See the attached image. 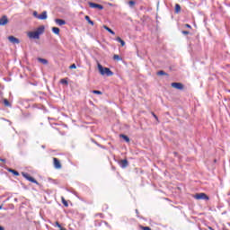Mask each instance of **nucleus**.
Masks as SVG:
<instances>
[{
    "mask_svg": "<svg viewBox=\"0 0 230 230\" xmlns=\"http://www.w3.org/2000/svg\"><path fill=\"white\" fill-rule=\"evenodd\" d=\"M48 18L47 12H43L40 15H39V20H46Z\"/></svg>",
    "mask_w": 230,
    "mask_h": 230,
    "instance_id": "nucleus-16",
    "label": "nucleus"
},
{
    "mask_svg": "<svg viewBox=\"0 0 230 230\" xmlns=\"http://www.w3.org/2000/svg\"><path fill=\"white\" fill-rule=\"evenodd\" d=\"M55 225H56V226L58 227L59 229H62V227H63V226L60 225V223H59L58 221H56V222H55Z\"/></svg>",
    "mask_w": 230,
    "mask_h": 230,
    "instance_id": "nucleus-27",
    "label": "nucleus"
},
{
    "mask_svg": "<svg viewBox=\"0 0 230 230\" xmlns=\"http://www.w3.org/2000/svg\"><path fill=\"white\" fill-rule=\"evenodd\" d=\"M171 87L177 89L178 91H182L184 89V84L181 83H172Z\"/></svg>",
    "mask_w": 230,
    "mask_h": 230,
    "instance_id": "nucleus-4",
    "label": "nucleus"
},
{
    "mask_svg": "<svg viewBox=\"0 0 230 230\" xmlns=\"http://www.w3.org/2000/svg\"><path fill=\"white\" fill-rule=\"evenodd\" d=\"M23 177L28 180L29 181L32 182V183H36V184H39V182L34 179L32 178L31 175L27 174V173H22Z\"/></svg>",
    "mask_w": 230,
    "mask_h": 230,
    "instance_id": "nucleus-8",
    "label": "nucleus"
},
{
    "mask_svg": "<svg viewBox=\"0 0 230 230\" xmlns=\"http://www.w3.org/2000/svg\"><path fill=\"white\" fill-rule=\"evenodd\" d=\"M228 93H230V90H228Z\"/></svg>",
    "mask_w": 230,
    "mask_h": 230,
    "instance_id": "nucleus-38",
    "label": "nucleus"
},
{
    "mask_svg": "<svg viewBox=\"0 0 230 230\" xmlns=\"http://www.w3.org/2000/svg\"><path fill=\"white\" fill-rule=\"evenodd\" d=\"M120 137H122L126 143H130V138L126 135H120Z\"/></svg>",
    "mask_w": 230,
    "mask_h": 230,
    "instance_id": "nucleus-20",
    "label": "nucleus"
},
{
    "mask_svg": "<svg viewBox=\"0 0 230 230\" xmlns=\"http://www.w3.org/2000/svg\"><path fill=\"white\" fill-rule=\"evenodd\" d=\"M62 200V204L64 205V207L68 208L69 204L68 202L66 200V199L64 197L61 198Z\"/></svg>",
    "mask_w": 230,
    "mask_h": 230,
    "instance_id": "nucleus-19",
    "label": "nucleus"
},
{
    "mask_svg": "<svg viewBox=\"0 0 230 230\" xmlns=\"http://www.w3.org/2000/svg\"><path fill=\"white\" fill-rule=\"evenodd\" d=\"M142 230H152L150 226H141Z\"/></svg>",
    "mask_w": 230,
    "mask_h": 230,
    "instance_id": "nucleus-29",
    "label": "nucleus"
},
{
    "mask_svg": "<svg viewBox=\"0 0 230 230\" xmlns=\"http://www.w3.org/2000/svg\"><path fill=\"white\" fill-rule=\"evenodd\" d=\"M0 230H4V226H0Z\"/></svg>",
    "mask_w": 230,
    "mask_h": 230,
    "instance_id": "nucleus-35",
    "label": "nucleus"
},
{
    "mask_svg": "<svg viewBox=\"0 0 230 230\" xmlns=\"http://www.w3.org/2000/svg\"><path fill=\"white\" fill-rule=\"evenodd\" d=\"M9 22L8 17L4 15L2 16V18L0 19V25L4 26L6 25Z\"/></svg>",
    "mask_w": 230,
    "mask_h": 230,
    "instance_id": "nucleus-9",
    "label": "nucleus"
},
{
    "mask_svg": "<svg viewBox=\"0 0 230 230\" xmlns=\"http://www.w3.org/2000/svg\"><path fill=\"white\" fill-rule=\"evenodd\" d=\"M38 61L40 62L43 65H48L49 64L48 59H43L42 58H38Z\"/></svg>",
    "mask_w": 230,
    "mask_h": 230,
    "instance_id": "nucleus-17",
    "label": "nucleus"
},
{
    "mask_svg": "<svg viewBox=\"0 0 230 230\" xmlns=\"http://www.w3.org/2000/svg\"><path fill=\"white\" fill-rule=\"evenodd\" d=\"M116 41L119 42L121 47H125L126 46V41L123 40L120 37H117L116 38Z\"/></svg>",
    "mask_w": 230,
    "mask_h": 230,
    "instance_id": "nucleus-11",
    "label": "nucleus"
},
{
    "mask_svg": "<svg viewBox=\"0 0 230 230\" xmlns=\"http://www.w3.org/2000/svg\"><path fill=\"white\" fill-rule=\"evenodd\" d=\"M210 230H213L212 228H210Z\"/></svg>",
    "mask_w": 230,
    "mask_h": 230,
    "instance_id": "nucleus-39",
    "label": "nucleus"
},
{
    "mask_svg": "<svg viewBox=\"0 0 230 230\" xmlns=\"http://www.w3.org/2000/svg\"><path fill=\"white\" fill-rule=\"evenodd\" d=\"M181 12V5L180 4H175L174 13H180Z\"/></svg>",
    "mask_w": 230,
    "mask_h": 230,
    "instance_id": "nucleus-12",
    "label": "nucleus"
},
{
    "mask_svg": "<svg viewBox=\"0 0 230 230\" xmlns=\"http://www.w3.org/2000/svg\"><path fill=\"white\" fill-rule=\"evenodd\" d=\"M156 75H166V73H164V71H158V73H156Z\"/></svg>",
    "mask_w": 230,
    "mask_h": 230,
    "instance_id": "nucleus-28",
    "label": "nucleus"
},
{
    "mask_svg": "<svg viewBox=\"0 0 230 230\" xmlns=\"http://www.w3.org/2000/svg\"><path fill=\"white\" fill-rule=\"evenodd\" d=\"M3 103L5 107H12L11 102L7 99H4Z\"/></svg>",
    "mask_w": 230,
    "mask_h": 230,
    "instance_id": "nucleus-18",
    "label": "nucleus"
},
{
    "mask_svg": "<svg viewBox=\"0 0 230 230\" xmlns=\"http://www.w3.org/2000/svg\"><path fill=\"white\" fill-rule=\"evenodd\" d=\"M53 165L57 170H60L62 168L61 162L57 157H53Z\"/></svg>",
    "mask_w": 230,
    "mask_h": 230,
    "instance_id": "nucleus-5",
    "label": "nucleus"
},
{
    "mask_svg": "<svg viewBox=\"0 0 230 230\" xmlns=\"http://www.w3.org/2000/svg\"><path fill=\"white\" fill-rule=\"evenodd\" d=\"M193 197L196 200H209V197L206 193H197Z\"/></svg>",
    "mask_w": 230,
    "mask_h": 230,
    "instance_id": "nucleus-3",
    "label": "nucleus"
},
{
    "mask_svg": "<svg viewBox=\"0 0 230 230\" xmlns=\"http://www.w3.org/2000/svg\"><path fill=\"white\" fill-rule=\"evenodd\" d=\"M98 69L101 73V75L111 76L114 73L108 67H103L101 64H98Z\"/></svg>",
    "mask_w": 230,
    "mask_h": 230,
    "instance_id": "nucleus-2",
    "label": "nucleus"
},
{
    "mask_svg": "<svg viewBox=\"0 0 230 230\" xmlns=\"http://www.w3.org/2000/svg\"><path fill=\"white\" fill-rule=\"evenodd\" d=\"M185 27L191 29V26L190 24H185Z\"/></svg>",
    "mask_w": 230,
    "mask_h": 230,
    "instance_id": "nucleus-34",
    "label": "nucleus"
},
{
    "mask_svg": "<svg viewBox=\"0 0 230 230\" xmlns=\"http://www.w3.org/2000/svg\"><path fill=\"white\" fill-rule=\"evenodd\" d=\"M128 5H129L130 7H132V6H134V5L136 4V2H135L134 0H129V1L128 2Z\"/></svg>",
    "mask_w": 230,
    "mask_h": 230,
    "instance_id": "nucleus-24",
    "label": "nucleus"
},
{
    "mask_svg": "<svg viewBox=\"0 0 230 230\" xmlns=\"http://www.w3.org/2000/svg\"><path fill=\"white\" fill-rule=\"evenodd\" d=\"M52 32L57 35V36H59L60 35V29L58 28V27H53L52 29Z\"/></svg>",
    "mask_w": 230,
    "mask_h": 230,
    "instance_id": "nucleus-14",
    "label": "nucleus"
},
{
    "mask_svg": "<svg viewBox=\"0 0 230 230\" xmlns=\"http://www.w3.org/2000/svg\"><path fill=\"white\" fill-rule=\"evenodd\" d=\"M60 84H68V81L66 79H61Z\"/></svg>",
    "mask_w": 230,
    "mask_h": 230,
    "instance_id": "nucleus-26",
    "label": "nucleus"
},
{
    "mask_svg": "<svg viewBox=\"0 0 230 230\" xmlns=\"http://www.w3.org/2000/svg\"><path fill=\"white\" fill-rule=\"evenodd\" d=\"M55 22H56L57 24H58L59 26L65 25V24L66 23V21H65V20H62V19H56V20H55Z\"/></svg>",
    "mask_w": 230,
    "mask_h": 230,
    "instance_id": "nucleus-13",
    "label": "nucleus"
},
{
    "mask_svg": "<svg viewBox=\"0 0 230 230\" xmlns=\"http://www.w3.org/2000/svg\"><path fill=\"white\" fill-rule=\"evenodd\" d=\"M8 40L12 44H20L21 43V40H19V39L14 36H9Z\"/></svg>",
    "mask_w": 230,
    "mask_h": 230,
    "instance_id": "nucleus-6",
    "label": "nucleus"
},
{
    "mask_svg": "<svg viewBox=\"0 0 230 230\" xmlns=\"http://www.w3.org/2000/svg\"><path fill=\"white\" fill-rule=\"evenodd\" d=\"M33 16L36 17V18H38V19H39V17H40V15H38V13H37V12H34V13H33Z\"/></svg>",
    "mask_w": 230,
    "mask_h": 230,
    "instance_id": "nucleus-32",
    "label": "nucleus"
},
{
    "mask_svg": "<svg viewBox=\"0 0 230 230\" xmlns=\"http://www.w3.org/2000/svg\"><path fill=\"white\" fill-rule=\"evenodd\" d=\"M181 33L182 35L188 36L190 32L188 31H182Z\"/></svg>",
    "mask_w": 230,
    "mask_h": 230,
    "instance_id": "nucleus-30",
    "label": "nucleus"
},
{
    "mask_svg": "<svg viewBox=\"0 0 230 230\" xmlns=\"http://www.w3.org/2000/svg\"><path fill=\"white\" fill-rule=\"evenodd\" d=\"M84 19L88 22V23H90L91 25H94V22L90 19V17L88 15H86L84 17Z\"/></svg>",
    "mask_w": 230,
    "mask_h": 230,
    "instance_id": "nucleus-21",
    "label": "nucleus"
},
{
    "mask_svg": "<svg viewBox=\"0 0 230 230\" xmlns=\"http://www.w3.org/2000/svg\"><path fill=\"white\" fill-rule=\"evenodd\" d=\"M102 28H104V30H106V31H108L109 33H111V35L115 36V31H113L111 28H109L107 25H102Z\"/></svg>",
    "mask_w": 230,
    "mask_h": 230,
    "instance_id": "nucleus-15",
    "label": "nucleus"
},
{
    "mask_svg": "<svg viewBox=\"0 0 230 230\" xmlns=\"http://www.w3.org/2000/svg\"><path fill=\"white\" fill-rule=\"evenodd\" d=\"M70 69H76V65L73 64L72 66H69Z\"/></svg>",
    "mask_w": 230,
    "mask_h": 230,
    "instance_id": "nucleus-31",
    "label": "nucleus"
},
{
    "mask_svg": "<svg viewBox=\"0 0 230 230\" xmlns=\"http://www.w3.org/2000/svg\"><path fill=\"white\" fill-rule=\"evenodd\" d=\"M113 60L119 61V60H121V58H120V56H119V55H118V54H114V55H113Z\"/></svg>",
    "mask_w": 230,
    "mask_h": 230,
    "instance_id": "nucleus-22",
    "label": "nucleus"
},
{
    "mask_svg": "<svg viewBox=\"0 0 230 230\" xmlns=\"http://www.w3.org/2000/svg\"><path fill=\"white\" fill-rule=\"evenodd\" d=\"M93 93L97 94V95H102V93L101 91H98V90H93Z\"/></svg>",
    "mask_w": 230,
    "mask_h": 230,
    "instance_id": "nucleus-25",
    "label": "nucleus"
},
{
    "mask_svg": "<svg viewBox=\"0 0 230 230\" xmlns=\"http://www.w3.org/2000/svg\"><path fill=\"white\" fill-rule=\"evenodd\" d=\"M89 5L93 9L103 10V5H101V4H93V2H89Z\"/></svg>",
    "mask_w": 230,
    "mask_h": 230,
    "instance_id": "nucleus-7",
    "label": "nucleus"
},
{
    "mask_svg": "<svg viewBox=\"0 0 230 230\" xmlns=\"http://www.w3.org/2000/svg\"><path fill=\"white\" fill-rule=\"evenodd\" d=\"M2 209V206H0V210Z\"/></svg>",
    "mask_w": 230,
    "mask_h": 230,
    "instance_id": "nucleus-37",
    "label": "nucleus"
},
{
    "mask_svg": "<svg viewBox=\"0 0 230 230\" xmlns=\"http://www.w3.org/2000/svg\"><path fill=\"white\" fill-rule=\"evenodd\" d=\"M9 172H12L15 176H19L18 171H15L14 169H10Z\"/></svg>",
    "mask_w": 230,
    "mask_h": 230,
    "instance_id": "nucleus-23",
    "label": "nucleus"
},
{
    "mask_svg": "<svg viewBox=\"0 0 230 230\" xmlns=\"http://www.w3.org/2000/svg\"><path fill=\"white\" fill-rule=\"evenodd\" d=\"M153 116L155 118L156 120H158V117L157 115H155V113H153Z\"/></svg>",
    "mask_w": 230,
    "mask_h": 230,
    "instance_id": "nucleus-33",
    "label": "nucleus"
},
{
    "mask_svg": "<svg viewBox=\"0 0 230 230\" xmlns=\"http://www.w3.org/2000/svg\"><path fill=\"white\" fill-rule=\"evenodd\" d=\"M60 230H66V229L62 227V228H60Z\"/></svg>",
    "mask_w": 230,
    "mask_h": 230,
    "instance_id": "nucleus-36",
    "label": "nucleus"
},
{
    "mask_svg": "<svg viewBox=\"0 0 230 230\" xmlns=\"http://www.w3.org/2000/svg\"><path fill=\"white\" fill-rule=\"evenodd\" d=\"M45 31V27L40 26L35 31H29L27 36L31 40H40V36L42 35Z\"/></svg>",
    "mask_w": 230,
    "mask_h": 230,
    "instance_id": "nucleus-1",
    "label": "nucleus"
},
{
    "mask_svg": "<svg viewBox=\"0 0 230 230\" xmlns=\"http://www.w3.org/2000/svg\"><path fill=\"white\" fill-rule=\"evenodd\" d=\"M119 164L121 168H127L128 166V159L120 160Z\"/></svg>",
    "mask_w": 230,
    "mask_h": 230,
    "instance_id": "nucleus-10",
    "label": "nucleus"
}]
</instances>
